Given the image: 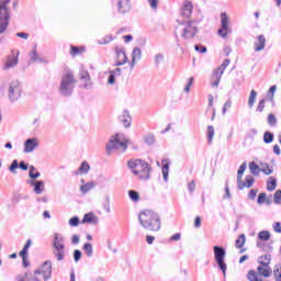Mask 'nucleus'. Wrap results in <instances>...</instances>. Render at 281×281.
Listing matches in <instances>:
<instances>
[{"label":"nucleus","instance_id":"obj_1","mask_svg":"<svg viewBox=\"0 0 281 281\" xmlns=\"http://www.w3.org/2000/svg\"><path fill=\"white\" fill-rule=\"evenodd\" d=\"M138 221L142 227L149 232H159L161 229V216L155 211H142L138 215Z\"/></svg>","mask_w":281,"mask_h":281},{"label":"nucleus","instance_id":"obj_2","mask_svg":"<svg viewBox=\"0 0 281 281\" xmlns=\"http://www.w3.org/2000/svg\"><path fill=\"white\" fill-rule=\"evenodd\" d=\"M127 167L130 170L138 177L142 181H148L150 179V166L146 160L142 159H132L127 161Z\"/></svg>","mask_w":281,"mask_h":281},{"label":"nucleus","instance_id":"obj_3","mask_svg":"<svg viewBox=\"0 0 281 281\" xmlns=\"http://www.w3.org/2000/svg\"><path fill=\"white\" fill-rule=\"evenodd\" d=\"M75 82L76 78L74 77V72L67 71V74L61 76L59 93L64 95V98H69V95H72Z\"/></svg>","mask_w":281,"mask_h":281},{"label":"nucleus","instance_id":"obj_4","mask_svg":"<svg viewBox=\"0 0 281 281\" xmlns=\"http://www.w3.org/2000/svg\"><path fill=\"white\" fill-rule=\"evenodd\" d=\"M12 0H0V34H5L8 27H10V8L8 3Z\"/></svg>","mask_w":281,"mask_h":281},{"label":"nucleus","instance_id":"obj_5","mask_svg":"<svg viewBox=\"0 0 281 281\" xmlns=\"http://www.w3.org/2000/svg\"><path fill=\"white\" fill-rule=\"evenodd\" d=\"M214 252V260L223 273V278H227V263L225 262V256H227V250H225V247L223 246H214L213 247Z\"/></svg>","mask_w":281,"mask_h":281},{"label":"nucleus","instance_id":"obj_6","mask_svg":"<svg viewBox=\"0 0 281 281\" xmlns=\"http://www.w3.org/2000/svg\"><path fill=\"white\" fill-rule=\"evenodd\" d=\"M53 249H55L53 254L58 262L65 260V238L59 233L54 234Z\"/></svg>","mask_w":281,"mask_h":281},{"label":"nucleus","instance_id":"obj_7","mask_svg":"<svg viewBox=\"0 0 281 281\" xmlns=\"http://www.w3.org/2000/svg\"><path fill=\"white\" fill-rule=\"evenodd\" d=\"M120 148H123V153H126L128 144L126 142L120 140V134H115L106 143L105 153L106 155H111L113 150H120Z\"/></svg>","mask_w":281,"mask_h":281},{"label":"nucleus","instance_id":"obj_8","mask_svg":"<svg viewBox=\"0 0 281 281\" xmlns=\"http://www.w3.org/2000/svg\"><path fill=\"white\" fill-rule=\"evenodd\" d=\"M33 281H47L52 278V261L46 260L42 265L41 269H36L34 271Z\"/></svg>","mask_w":281,"mask_h":281},{"label":"nucleus","instance_id":"obj_9","mask_svg":"<svg viewBox=\"0 0 281 281\" xmlns=\"http://www.w3.org/2000/svg\"><path fill=\"white\" fill-rule=\"evenodd\" d=\"M21 93H23V88L21 87V82L19 80H13L9 83L8 98L11 104L14 102H19L21 98Z\"/></svg>","mask_w":281,"mask_h":281},{"label":"nucleus","instance_id":"obj_10","mask_svg":"<svg viewBox=\"0 0 281 281\" xmlns=\"http://www.w3.org/2000/svg\"><path fill=\"white\" fill-rule=\"evenodd\" d=\"M112 5L115 8L117 14H128L133 10L131 0H116L112 2Z\"/></svg>","mask_w":281,"mask_h":281},{"label":"nucleus","instance_id":"obj_11","mask_svg":"<svg viewBox=\"0 0 281 281\" xmlns=\"http://www.w3.org/2000/svg\"><path fill=\"white\" fill-rule=\"evenodd\" d=\"M115 63L114 67H122L128 63V56H126V49L124 47H115Z\"/></svg>","mask_w":281,"mask_h":281},{"label":"nucleus","instance_id":"obj_12","mask_svg":"<svg viewBox=\"0 0 281 281\" xmlns=\"http://www.w3.org/2000/svg\"><path fill=\"white\" fill-rule=\"evenodd\" d=\"M221 29H218L217 34L222 36V38H227V34H229V16L227 13H221Z\"/></svg>","mask_w":281,"mask_h":281},{"label":"nucleus","instance_id":"obj_13","mask_svg":"<svg viewBox=\"0 0 281 281\" xmlns=\"http://www.w3.org/2000/svg\"><path fill=\"white\" fill-rule=\"evenodd\" d=\"M261 266L257 267V271L259 276H262L263 278H271V274L273 273V270L271 267H269V260L267 262L260 261Z\"/></svg>","mask_w":281,"mask_h":281},{"label":"nucleus","instance_id":"obj_14","mask_svg":"<svg viewBox=\"0 0 281 281\" xmlns=\"http://www.w3.org/2000/svg\"><path fill=\"white\" fill-rule=\"evenodd\" d=\"M36 148H38V138L36 137H32V138H27L24 142V150L23 153H34V150H36Z\"/></svg>","mask_w":281,"mask_h":281},{"label":"nucleus","instance_id":"obj_15","mask_svg":"<svg viewBox=\"0 0 281 281\" xmlns=\"http://www.w3.org/2000/svg\"><path fill=\"white\" fill-rule=\"evenodd\" d=\"M199 32L196 26H192V22H188V27L183 29L182 38H194Z\"/></svg>","mask_w":281,"mask_h":281},{"label":"nucleus","instance_id":"obj_16","mask_svg":"<svg viewBox=\"0 0 281 281\" xmlns=\"http://www.w3.org/2000/svg\"><path fill=\"white\" fill-rule=\"evenodd\" d=\"M192 10H194L192 1L186 0L181 9V15L184 16V19H190V16H192Z\"/></svg>","mask_w":281,"mask_h":281},{"label":"nucleus","instance_id":"obj_17","mask_svg":"<svg viewBox=\"0 0 281 281\" xmlns=\"http://www.w3.org/2000/svg\"><path fill=\"white\" fill-rule=\"evenodd\" d=\"M12 58H8L7 63L3 66V70L8 71V69H12V67H16V65H19V50H16L14 53V50H12Z\"/></svg>","mask_w":281,"mask_h":281},{"label":"nucleus","instance_id":"obj_18","mask_svg":"<svg viewBox=\"0 0 281 281\" xmlns=\"http://www.w3.org/2000/svg\"><path fill=\"white\" fill-rule=\"evenodd\" d=\"M119 122H121V124H123L125 128H131V122H133V119L131 117V112H128V110H124L119 116Z\"/></svg>","mask_w":281,"mask_h":281},{"label":"nucleus","instance_id":"obj_19","mask_svg":"<svg viewBox=\"0 0 281 281\" xmlns=\"http://www.w3.org/2000/svg\"><path fill=\"white\" fill-rule=\"evenodd\" d=\"M27 183H30V186H32L34 188L33 192H35V194H43V192H45V181H43V180H37V181L30 180V181H27Z\"/></svg>","mask_w":281,"mask_h":281},{"label":"nucleus","instance_id":"obj_20","mask_svg":"<svg viewBox=\"0 0 281 281\" xmlns=\"http://www.w3.org/2000/svg\"><path fill=\"white\" fill-rule=\"evenodd\" d=\"M81 224L98 225V216L93 212L86 213L81 220Z\"/></svg>","mask_w":281,"mask_h":281},{"label":"nucleus","instance_id":"obj_21","mask_svg":"<svg viewBox=\"0 0 281 281\" xmlns=\"http://www.w3.org/2000/svg\"><path fill=\"white\" fill-rule=\"evenodd\" d=\"M136 60H142V48L140 47H135L132 52L131 69H133V67H135Z\"/></svg>","mask_w":281,"mask_h":281},{"label":"nucleus","instance_id":"obj_22","mask_svg":"<svg viewBox=\"0 0 281 281\" xmlns=\"http://www.w3.org/2000/svg\"><path fill=\"white\" fill-rule=\"evenodd\" d=\"M162 178L164 181L168 182V177L170 175V162L168 161V159H162Z\"/></svg>","mask_w":281,"mask_h":281},{"label":"nucleus","instance_id":"obj_23","mask_svg":"<svg viewBox=\"0 0 281 281\" xmlns=\"http://www.w3.org/2000/svg\"><path fill=\"white\" fill-rule=\"evenodd\" d=\"M266 43L267 40L265 38V35H259L257 37V42H255V52H262V49H265Z\"/></svg>","mask_w":281,"mask_h":281},{"label":"nucleus","instance_id":"obj_24","mask_svg":"<svg viewBox=\"0 0 281 281\" xmlns=\"http://www.w3.org/2000/svg\"><path fill=\"white\" fill-rule=\"evenodd\" d=\"M278 188V179L276 177H270L267 180V190L268 192H273Z\"/></svg>","mask_w":281,"mask_h":281},{"label":"nucleus","instance_id":"obj_25","mask_svg":"<svg viewBox=\"0 0 281 281\" xmlns=\"http://www.w3.org/2000/svg\"><path fill=\"white\" fill-rule=\"evenodd\" d=\"M223 78V75L218 72V70H214L212 75V87L217 88L218 85H221V79Z\"/></svg>","mask_w":281,"mask_h":281},{"label":"nucleus","instance_id":"obj_26","mask_svg":"<svg viewBox=\"0 0 281 281\" xmlns=\"http://www.w3.org/2000/svg\"><path fill=\"white\" fill-rule=\"evenodd\" d=\"M30 58H31V60H33V63H47V59L41 58L38 56V52L36 50V46L30 53Z\"/></svg>","mask_w":281,"mask_h":281},{"label":"nucleus","instance_id":"obj_27","mask_svg":"<svg viewBox=\"0 0 281 281\" xmlns=\"http://www.w3.org/2000/svg\"><path fill=\"white\" fill-rule=\"evenodd\" d=\"M249 170L255 177H258L260 172H262V169L260 168V166H258V164H256V161L249 162Z\"/></svg>","mask_w":281,"mask_h":281},{"label":"nucleus","instance_id":"obj_28","mask_svg":"<svg viewBox=\"0 0 281 281\" xmlns=\"http://www.w3.org/2000/svg\"><path fill=\"white\" fill-rule=\"evenodd\" d=\"M245 243H247V237L245 236V234H240L235 240V247L237 249H243V247H245Z\"/></svg>","mask_w":281,"mask_h":281},{"label":"nucleus","instance_id":"obj_29","mask_svg":"<svg viewBox=\"0 0 281 281\" xmlns=\"http://www.w3.org/2000/svg\"><path fill=\"white\" fill-rule=\"evenodd\" d=\"M247 280L249 281H265L259 277V273L256 270H249L246 274Z\"/></svg>","mask_w":281,"mask_h":281},{"label":"nucleus","instance_id":"obj_30","mask_svg":"<svg viewBox=\"0 0 281 281\" xmlns=\"http://www.w3.org/2000/svg\"><path fill=\"white\" fill-rule=\"evenodd\" d=\"M83 252L88 258H92L93 257V245L91 243H86L83 244Z\"/></svg>","mask_w":281,"mask_h":281},{"label":"nucleus","instance_id":"obj_31","mask_svg":"<svg viewBox=\"0 0 281 281\" xmlns=\"http://www.w3.org/2000/svg\"><path fill=\"white\" fill-rule=\"evenodd\" d=\"M94 188H95V182L90 181L80 187V192H82V194H87V192L93 190Z\"/></svg>","mask_w":281,"mask_h":281},{"label":"nucleus","instance_id":"obj_32","mask_svg":"<svg viewBox=\"0 0 281 281\" xmlns=\"http://www.w3.org/2000/svg\"><path fill=\"white\" fill-rule=\"evenodd\" d=\"M273 139H276V135H273V132L266 131L263 133V143L265 144H273Z\"/></svg>","mask_w":281,"mask_h":281},{"label":"nucleus","instance_id":"obj_33","mask_svg":"<svg viewBox=\"0 0 281 281\" xmlns=\"http://www.w3.org/2000/svg\"><path fill=\"white\" fill-rule=\"evenodd\" d=\"M91 166H89V162L82 161L78 168V172H80V175H88Z\"/></svg>","mask_w":281,"mask_h":281},{"label":"nucleus","instance_id":"obj_34","mask_svg":"<svg viewBox=\"0 0 281 281\" xmlns=\"http://www.w3.org/2000/svg\"><path fill=\"white\" fill-rule=\"evenodd\" d=\"M29 177L30 179H32L33 181L35 179H38V177H41V173L38 171H36V167H34V165L30 166V170H29Z\"/></svg>","mask_w":281,"mask_h":281},{"label":"nucleus","instance_id":"obj_35","mask_svg":"<svg viewBox=\"0 0 281 281\" xmlns=\"http://www.w3.org/2000/svg\"><path fill=\"white\" fill-rule=\"evenodd\" d=\"M256 98H258V92H256V90H251L248 99L249 109H252L254 104H256Z\"/></svg>","mask_w":281,"mask_h":281},{"label":"nucleus","instance_id":"obj_36","mask_svg":"<svg viewBox=\"0 0 281 281\" xmlns=\"http://www.w3.org/2000/svg\"><path fill=\"white\" fill-rule=\"evenodd\" d=\"M261 172H263V175H273V167H271V165H269L268 162L261 164Z\"/></svg>","mask_w":281,"mask_h":281},{"label":"nucleus","instance_id":"obj_37","mask_svg":"<svg viewBox=\"0 0 281 281\" xmlns=\"http://www.w3.org/2000/svg\"><path fill=\"white\" fill-rule=\"evenodd\" d=\"M259 240H263V243H267V240L271 239V233L269 231H261L258 233Z\"/></svg>","mask_w":281,"mask_h":281},{"label":"nucleus","instance_id":"obj_38","mask_svg":"<svg viewBox=\"0 0 281 281\" xmlns=\"http://www.w3.org/2000/svg\"><path fill=\"white\" fill-rule=\"evenodd\" d=\"M229 59H225L221 66H218L214 71H217V74H225V69H227V67H229Z\"/></svg>","mask_w":281,"mask_h":281},{"label":"nucleus","instance_id":"obj_39","mask_svg":"<svg viewBox=\"0 0 281 281\" xmlns=\"http://www.w3.org/2000/svg\"><path fill=\"white\" fill-rule=\"evenodd\" d=\"M79 76L80 80H85L86 82H89V80H91V76H89V70L85 68H80Z\"/></svg>","mask_w":281,"mask_h":281},{"label":"nucleus","instance_id":"obj_40","mask_svg":"<svg viewBox=\"0 0 281 281\" xmlns=\"http://www.w3.org/2000/svg\"><path fill=\"white\" fill-rule=\"evenodd\" d=\"M128 198L131 199V201L133 203H137L140 199L139 196V192L135 191V190H130L128 191Z\"/></svg>","mask_w":281,"mask_h":281},{"label":"nucleus","instance_id":"obj_41","mask_svg":"<svg viewBox=\"0 0 281 281\" xmlns=\"http://www.w3.org/2000/svg\"><path fill=\"white\" fill-rule=\"evenodd\" d=\"M144 142L147 144V146H154L155 145V134L150 133L144 136Z\"/></svg>","mask_w":281,"mask_h":281},{"label":"nucleus","instance_id":"obj_42","mask_svg":"<svg viewBox=\"0 0 281 281\" xmlns=\"http://www.w3.org/2000/svg\"><path fill=\"white\" fill-rule=\"evenodd\" d=\"M278 89V86H271L268 90V98L270 102H273L274 98H276V91Z\"/></svg>","mask_w":281,"mask_h":281},{"label":"nucleus","instance_id":"obj_43","mask_svg":"<svg viewBox=\"0 0 281 281\" xmlns=\"http://www.w3.org/2000/svg\"><path fill=\"white\" fill-rule=\"evenodd\" d=\"M257 261L259 266H262V262H269V265H271V254H266L260 256Z\"/></svg>","mask_w":281,"mask_h":281},{"label":"nucleus","instance_id":"obj_44","mask_svg":"<svg viewBox=\"0 0 281 281\" xmlns=\"http://www.w3.org/2000/svg\"><path fill=\"white\" fill-rule=\"evenodd\" d=\"M206 135H207V142H209V144H212V142H213V139H214V126H212V125H209V126H207Z\"/></svg>","mask_w":281,"mask_h":281},{"label":"nucleus","instance_id":"obj_45","mask_svg":"<svg viewBox=\"0 0 281 281\" xmlns=\"http://www.w3.org/2000/svg\"><path fill=\"white\" fill-rule=\"evenodd\" d=\"M245 170H247V162H243L240 166H239V169L237 171V179H243V175H245Z\"/></svg>","mask_w":281,"mask_h":281},{"label":"nucleus","instance_id":"obj_46","mask_svg":"<svg viewBox=\"0 0 281 281\" xmlns=\"http://www.w3.org/2000/svg\"><path fill=\"white\" fill-rule=\"evenodd\" d=\"M273 203H276V205H281V189H279L274 192Z\"/></svg>","mask_w":281,"mask_h":281},{"label":"nucleus","instance_id":"obj_47","mask_svg":"<svg viewBox=\"0 0 281 281\" xmlns=\"http://www.w3.org/2000/svg\"><path fill=\"white\" fill-rule=\"evenodd\" d=\"M268 124L269 126H276L278 124V119L276 117V114L270 113L268 115Z\"/></svg>","mask_w":281,"mask_h":281},{"label":"nucleus","instance_id":"obj_48","mask_svg":"<svg viewBox=\"0 0 281 281\" xmlns=\"http://www.w3.org/2000/svg\"><path fill=\"white\" fill-rule=\"evenodd\" d=\"M18 168H19V160L16 159L12 160L11 165L9 166V170L12 172V175H16Z\"/></svg>","mask_w":281,"mask_h":281},{"label":"nucleus","instance_id":"obj_49","mask_svg":"<svg viewBox=\"0 0 281 281\" xmlns=\"http://www.w3.org/2000/svg\"><path fill=\"white\" fill-rule=\"evenodd\" d=\"M85 48H80V47H78V46H74V45H70V54L72 55V56H78V54H82V50H83Z\"/></svg>","mask_w":281,"mask_h":281},{"label":"nucleus","instance_id":"obj_50","mask_svg":"<svg viewBox=\"0 0 281 281\" xmlns=\"http://www.w3.org/2000/svg\"><path fill=\"white\" fill-rule=\"evenodd\" d=\"M68 225H70V227H78V225H80V217L78 216H74L69 220Z\"/></svg>","mask_w":281,"mask_h":281},{"label":"nucleus","instance_id":"obj_51","mask_svg":"<svg viewBox=\"0 0 281 281\" xmlns=\"http://www.w3.org/2000/svg\"><path fill=\"white\" fill-rule=\"evenodd\" d=\"M72 258L75 262H80V259L82 258V251L80 249H75L72 252Z\"/></svg>","mask_w":281,"mask_h":281},{"label":"nucleus","instance_id":"obj_52","mask_svg":"<svg viewBox=\"0 0 281 281\" xmlns=\"http://www.w3.org/2000/svg\"><path fill=\"white\" fill-rule=\"evenodd\" d=\"M195 52L199 54H207V47L203 44H198L194 46Z\"/></svg>","mask_w":281,"mask_h":281},{"label":"nucleus","instance_id":"obj_53","mask_svg":"<svg viewBox=\"0 0 281 281\" xmlns=\"http://www.w3.org/2000/svg\"><path fill=\"white\" fill-rule=\"evenodd\" d=\"M11 201L13 205H16L19 202L23 201V194L14 193Z\"/></svg>","mask_w":281,"mask_h":281},{"label":"nucleus","instance_id":"obj_54","mask_svg":"<svg viewBox=\"0 0 281 281\" xmlns=\"http://www.w3.org/2000/svg\"><path fill=\"white\" fill-rule=\"evenodd\" d=\"M103 210L106 212V214H111V198H105V203H103Z\"/></svg>","mask_w":281,"mask_h":281},{"label":"nucleus","instance_id":"obj_55","mask_svg":"<svg viewBox=\"0 0 281 281\" xmlns=\"http://www.w3.org/2000/svg\"><path fill=\"white\" fill-rule=\"evenodd\" d=\"M254 183H256V179L254 178V176H246V188H251Z\"/></svg>","mask_w":281,"mask_h":281},{"label":"nucleus","instance_id":"obj_56","mask_svg":"<svg viewBox=\"0 0 281 281\" xmlns=\"http://www.w3.org/2000/svg\"><path fill=\"white\" fill-rule=\"evenodd\" d=\"M266 201H267V193L265 192L259 193L257 198L258 205H262V203H265Z\"/></svg>","mask_w":281,"mask_h":281},{"label":"nucleus","instance_id":"obj_57","mask_svg":"<svg viewBox=\"0 0 281 281\" xmlns=\"http://www.w3.org/2000/svg\"><path fill=\"white\" fill-rule=\"evenodd\" d=\"M227 109H232V99H228L223 105V109H222L223 115L227 113Z\"/></svg>","mask_w":281,"mask_h":281},{"label":"nucleus","instance_id":"obj_58","mask_svg":"<svg viewBox=\"0 0 281 281\" xmlns=\"http://www.w3.org/2000/svg\"><path fill=\"white\" fill-rule=\"evenodd\" d=\"M159 63H164V54L162 53H158L155 56V65H156V67H159Z\"/></svg>","mask_w":281,"mask_h":281},{"label":"nucleus","instance_id":"obj_59","mask_svg":"<svg viewBox=\"0 0 281 281\" xmlns=\"http://www.w3.org/2000/svg\"><path fill=\"white\" fill-rule=\"evenodd\" d=\"M19 168H20V170H30V164H27V162H25V160H21L20 162H19Z\"/></svg>","mask_w":281,"mask_h":281},{"label":"nucleus","instance_id":"obj_60","mask_svg":"<svg viewBox=\"0 0 281 281\" xmlns=\"http://www.w3.org/2000/svg\"><path fill=\"white\" fill-rule=\"evenodd\" d=\"M113 41V37L111 35H106L101 42H99V45H109Z\"/></svg>","mask_w":281,"mask_h":281},{"label":"nucleus","instance_id":"obj_61","mask_svg":"<svg viewBox=\"0 0 281 281\" xmlns=\"http://www.w3.org/2000/svg\"><path fill=\"white\" fill-rule=\"evenodd\" d=\"M115 71H110V76L108 78V85H115Z\"/></svg>","mask_w":281,"mask_h":281},{"label":"nucleus","instance_id":"obj_62","mask_svg":"<svg viewBox=\"0 0 281 281\" xmlns=\"http://www.w3.org/2000/svg\"><path fill=\"white\" fill-rule=\"evenodd\" d=\"M265 102L266 100L265 99H261L258 103V106H257V112L258 113H262L265 111Z\"/></svg>","mask_w":281,"mask_h":281},{"label":"nucleus","instance_id":"obj_63","mask_svg":"<svg viewBox=\"0 0 281 281\" xmlns=\"http://www.w3.org/2000/svg\"><path fill=\"white\" fill-rule=\"evenodd\" d=\"M273 276H274L276 281H281V268L274 269Z\"/></svg>","mask_w":281,"mask_h":281},{"label":"nucleus","instance_id":"obj_64","mask_svg":"<svg viewBox=\"0 0 281 281\" xmlns=\"http://www.w3.org/2000/svg\"><path fill=\"white\" fill-rule=\"evenodd\" d=\"M273 231L277 233V234H281V223L280 222H274L273 225Z\"/></svg>","mask_w":281,"mask_h":281}]
</instances>
